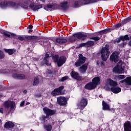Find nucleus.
<instances>
[{
	"label": "nucleus",
	"mask_w": 131,
	"mask_h": 131,
	"mask_svg": "<svg viewBox=\"0 0 131 131\" xmlns=\"http://www.w3.org/2000/svg\"><path fill=\"white\" fill-rule=\"evenodd\" d=\"M52 11H55L56 10H61L63 12H67L69 9V5L68 4V2L65 1L60 3V5L54 3L52 5Z\"/></svg>",
	"instance_id": "1"
},
{
	"label": "nucleus",
	"mask_w": 131,
	"mask_h": 131,
	"mask_svg": "<svg viewBox=\"0 0 131 131\" xmlns=\"http://www.w3.org/2000/svg\"><path fill=\"white\" fill-rule=\"evenodd\" d=\"M86 37H88V35L84 34V32H79L73 34V36L69 37L68 40L70 42H74L77 41L78 39L86 38Z\"/></svg>",
	"instance_id": "2"
},
{
	"label": "nucleus",
	"mask_w": 131,
	"mask_h": 131,
	"mask_svg": "<svg viewBox=\"0 0 131 131\" xmlns=\"http://www.w3.org/2000/svg\"><path fill=\"white\" fill-rule=\"evenodd\" d=\"M109 44H106L104 47H102L101 51L100 54H101V59L102 61H106L108 60L109 56H110V50Z\"/></svg>",
	"instance_id": "3"
},
{
	"label": "nucleus",
	"mask_w": 131,
	"mask_h": 131,
	"mask_svg": "<svg viewBox=\"0 0 131 131\" xmlns=\"http://www.w3.org/2000/svg\"><path fill=\"white\" fill-rule=\"evenodd\" d=\"M122 64H123L122 60H119L118 64L113 68V72L115 73H120L121 74L123 73L125 67L123 66Z\"/></svg>",
	"instance_id": "4"
},
{
	"label": "nucleus",
	"mask_w": 131,
	"mask_h": 131,
	"mask_svg": "<svg viewBox=\"0 0 131 131\" xmlns=\"http://www.w3.org/2000/svg\"><path fill=\"white\" fill-rule=\"evenodd\" d=\"M64 86H60L58 88L55 89L52 92V96H62L65 95V90L63 91L64 89Z\"/></svg>",
	"instance_id": "5"
},
{
	"label": "nucleus",
	"mask_w": 131,
	"mask_h": 131,
	"mask_svg": "<svg viewBox=\"0 0 131 131\" xmlns=\"http://www.w3.org/2000/svg\"><path fill=\"white\" fill-rule=\"evenodd\" d=\"M78 56V59L75 63V66H76L77 67L81 66V65L84 64L85 61H86V57L83 56L82 54L80 53Z\"/></svg>",
	"instance_id": "6"
},
{
	"label": "nucleus",
	"mask_w": 131,
	"mask_h": 131,
	"mask_svg": "<svg viewBox=\"0 0 131 131\" xmlns=\"http://www.w3.org/2000/svg\"><path fill=\"white\" fill-rule=\"evenodd\" d=\"M119 52L118 51H115L113 52L112 55L110 56V60L112 62H114V63H117L119 61Z\"/></svg>",
	"instance_id": "7"
},
{
	"label": "nucleus",
	"mask_w": 131,
	"mask_h": 131,
	"mask_svg": "<svg viewBox=\"0 0 131 131\" xmlns=\"http://www.w3.org/2000/svg\"><path fill=\"white\" fill-rule=\"evenodd\" d=\"M43 111L48 118H50V116H53V115L56 114V111L55 110H52L47 107L43 108Z\"/></svg>",
	"instance_id": "8"
},
{
	"label": "nucleus",
	"mask_w": 131,
	"mask_h": 131,
	"mask_svg": "<svg viewBox=\"0 0 131 131\" xmlns=\"http://www.w3.org/2000/svg\"><path fill=\"white\" fill-rule=\"evenodd\" d=\"M88 105V100L84 97H82L79 103H78V107L80 108L81 111H83V109L86 107Z\"/></svg>",
	"instance_id": "9"
},
{
	"label": "nucleus",
	"mask_w": 131,
	"mask_h": 131,
	"mask_svg": "<svg viewBox=\"0 0 131 131\" xmlns=\"http://www.w3.org/2000/svg\"><path fill=\"white\" fill-rule=\"evenodd\" d=\"M131 21V16L121 20L119 22L118 24L115 25V28H119V27H122L123 25H125L128 22H130Z\"/></svg>",
	"instance_id": "10"
},
{
	"label": "nucleus",
	"mask_w": 131,
	"mask_h": 131,
	"mask_svg": "<svg viewBox=\"0 0 131 131\" xmlns=\"http://www.w3.org/2000/svg\"><path fill=\"white\" fill-rule=\"evenodd\" d=\"M0 33L3 34L4 36L6 37H11V35L12 37L13 38H15V39H17V38L18 37V36L16 35V34L13 33H10L7 31H5L3 29L0 30Z\"/></svg>",
	"instance_id": "11"
},
{
	"label": "nucleus",
	"mask_w": 131,
	"mask_h": 131,
	"mask_svg": "<svg viewBox=\"0 0 131 131\" xmlns=\"http://www.w3.org/2000/svg\"><path fill=\"white\" fill-rule=\"evenodd\" d=\"M29 9H31V10H32V11H34V12L36 11L37 12H38V10H39V9H42V5L41 4L37 5L34 3H31L29 6Z\"/></svg>",
	"instance_id": "12"
},
{
	"label": "nucleus",
	"mask_w": 131,
	"mask_h": 131,
	"mask_svg": "<svg viewBox=\"0 0 131 131\" xmlns=\"http://www.w3.org/2000/svg\"><path fill=\"white\" fill-rule=\"evenodd\" d=\"M57 103L59 106H65L67 104V99L63 96L57 97Z\"/></svg>",
	"instance_id": "13"
},
{
	"label": "nucleus",
	"mask_w": 131,
	"mask_h": 131,
	"mask_svg": "<svg viewBox=\"0 0 131 131\" xmlns=\"http://www.w3.org/2000/svg\"><path fill=\"white\" fill-rule=\"evenodd\" d=\"M124 41L125 40H129V37H128V35L126 34L124 36H120L119 38H117L116 40L114 41V43H119L120 41Z\"/></svg>",
	"instance_id": "14"
},
{
	"label": "nucleus",
	"mask_w": 131,
	"mask_h": 131,
	"mask_svg": "<svg viewBox=\"0 0 131 131\" xmlns=\"http://www.w3.org/2000/svg\"><path fill=\"white\" fill-rule=\"evenodd\" d=\"M71 77L78 81L82 80V76L79 75V73L75 72V71H72L70 73Z\"/></svg>",
	"instance_id": "15"
},
{
	"label": "nucleus",
	"mask_w": 131,
	"mask_h": 131,
	"mask_svg": "<svg viewBox=\"0 0 131 131\" xmlns=\"http://www.w3.org/2000/svg\"><path fill=\"white\" fill-rule=\"evenodd\" d=\"M100 80H101V77L97 76L93 78L92 80V82L94 85L95 88H97V86L99 85V84L101 83Z\"/></svg>",
	"instance_id": "16"
},
{
	"label": "nucleus",
	"mask_w": 131,
	"mask_h": 131,
	"mask_svg": "<svg viewBox=\"0 0 131 131\" xmlns=\"http://www.w3.org/2000/svg\"><path fill=\"white\" fill-rule=\"evenodd\" d=\"M14 126H15V124L10 121L6 122L4 124V128L7 129H12Z\"/></svg>",
	"instance_id": "17"
},
{
	"label": "nucleus",
	"mask_w": 131,
	"mask_h": 131,
	"mask_svg": "<svg viewBox=\"0 0 131 131\" xmlns=\"http://www.w3.org/2000/svg\"><path fill=\"white\" fill-rule=\"evenodd\" d=\"M88 66H89V63H86L82 65V66L79 68V72L82 74L85 73V72H86V70H88Z\"/></svg>",
	"instance_id": "18"
},
{
	"label": "nucleus",
	"mask_w": 131,
	"mask_h": 131,
	"mask_svg": "<svg viewBox=\"0 0 131 131\" xmlns=\"http://www.w3.org/2000/svg\"><path fill=\"white\" fill-rule=\"evenodd\" d=\"M95 85L92 82H90L86 84L84 86V89L86 90H89V91H92V90H95L96 89Z\"/></svg>",
	"instance_id": "19"
},
{
	"label": "nucleus",
	"mask_w": 131,
	"mask_h": 131,
	"mask_svg": "<svg viewBox=\"0 0 131 131\" xmlns=\"http://www.w3.org/2000/svg\"><path fill=\"white\" fill-rule=\"evenodd\" d=\"M12 77L15 78V79H25V75L24 74H19L17 73L12 74Z\"/></svg>",
	"instance_id": "20"
},
{
	"label": "nucleus",
	"mask_w": 131,
	"mask_h": 131,
	"mask_svg": "<svg viewBox=\"0 0 131 131\" xmlns=\"http://www.w3.org/2000/svg\"><path fill=\"white\" fill-rule=\"evenodd\" d=\"M67 41V39L62 38L61 37H58L55 39V42L56 43H59L60 45H61L62 43H66Z\"/></svg>",
	"instance_id": "21"
},
{
	"label": "nucleus",
	"mask_w": 131,
	"mask_h": 131,
	"mask_svg": "<svg viewBox=\"0 0 131 131\" xmlns=\"http://www.w3.org/2000/svg\"><path fill=\"white\" fill-rule=\"evenodd\" d=\"M84 3L83 5L84 6L86 5H91L92 4H95L96 3H98V2H100L101 0H83ZM104 1H107V0H103Z\"/></svg>",
	"instance_id": "22"
},
{
	"label": "nucleus",
	"mask_w": 131,
	"mask_h": 131,
	"mask_svg": "<svg viewBox=\"0 0 131 131\" xmlns=\"http://www.w3.org/2000/svg\"><path fill=\"white\" fill-rule=\"evenodd\" d=\"M111 91L112 93H114V94H118L121 92V88L119 86H115L111 88Z\"/></svg>",
	"instance_id": "23"
},
{
	"label": "nucleus",
	"mask_w": 131,
	"mask_h": 131,
	"mask_svg": "<svg viewBox=\"0 0 131 131\" xmlns=\"http://www.w3.org/2000/svg\"><path fill=\"white\" fill-rule=\"evenodd\" d=\"M25 38L28 39L29 40H33V42H36V39L38 38V36H32V35H28L26 36Z\"/></svg>",
	"instance_id": "24"
},
{
	"label": "nucleus",
	"mask_w": 131,
	"mask_h": 131,
	"mask_svg": "<svg viewBox=\"0 0 131 131\" xmlns=\"http://www.w3.org/2000/svg\"><path fill=\"white\" fill-rule=\"evenodd\" d=\"M124 131H131L130 122L128 121L124 124Z\"/></svg>",
	"instance_id": "25"
},
{
	"label": "nucleus",
	"mask_w": 131,
	"mask_h": 131,
	"mask_svg": "<svg viewBox=\"0 0 131 131\" xmlns=\"http://www.w3.org/2000/svg\"><path fill=\"white\" fill-rule=\"evenodd\" d=\"M102 110L104 111H110V106L104 100L102 101Z\"/></svg>",
	"instance_id": "26"
},
{
	"label": "nucleus",
	"mask_w": 131,
	"mask_h": 131,
	"mask_svg": "<svg viewBox=\"0 0 131 131\" xmlns=\"http://www.w3.org/2000/svg\"><path fill=\"white\" fill-rule=\"evenodd\" d=\"M11 2H7V1H4L1 2L0 3V7L1 8H2L3 9H5V8H7V7H10V3Z\"/></svg>",
	"instance_id": "27"
},
{
	"label": "nucleus",
	"mask_w": 131,
	"mask_h": 131,
	"mask_svg": "<svg viewBox=\"0 0 131 131\" xmlns=\"http://www.w3.org/2000/svg\"><path fill=\"white\" fill-rule=\"evenodd\" d=\"M9 5H10V7L14 8V9H19V8H20V6H21L20 3H16L14 2H10Z\"/></svg>",
	"instance_id": "28"
},
{
	"label": "nucleus",
	"mask_w": 131,
	"mask_h": 131,
	"mask_svg": "<svg viewBox=\"0 0 131 131\" xmlns=\"http://www.w3.org/2000/svg\"><path fill=\"white\" fill-rule=\"evenodd\" d=\"M43 9L48 12H52V11H53V5L50 4H47L43 7Z\"/></svg>",
	"instance_id": "29"
},
{
	"label": "nucleus",
	"mask_w": 131,
	"mask_h": 131,
	"mask_svg": "<svg viewBox=\"0 0 131 131\" xmlns=\"http://www.w3.org/2000/svg\"><path fill=\"white\" fill-rule=\"evenodd\" d=\"M4 50L5 51V53H7L8 55H13V54H15L16 53V50L15 49H4Z\"/></svg>",
	"instance_id": "30"
},
{
	"label": "nucleus",
	"mask_w": 131,
	"mask_h": 131,
	"mask_svg": "<svg viewBox=\"0 0 131 131\" xmlns=\"http://www.w3.org/2000/svg\"><path fill=\"white\" fill-rule=\"evenodd\" d=\"M107 81L109 83V84L111 86H117V85H118V83H117V82L111 79H109Z\"/></svg>",
	"instance_id": "31"
},
{
	"label": "nucleus",
	"mask_w": 131,
	"mask_h": 131,
	"mask_svg": "<svg viewBox=\"0 0 131 131\" xmlns=\"http://www.w3.org/2000/svg\"><path fill=\"white\" fill-rule=\"evenodd\" d=\"M43 61L44 63L43 62L41 63V66H42L44 64H45L47 66H51V65H52V63H51V62H49L48 58L44 57Z\"/></svg>",
	"instance_id": "32"
},
{
	"label": "nucleus",
	"mask_w": 131,
	"mask_h": 131,
	"mask_svg": "<svg viewBox=\"0 0 131 131\" xmlns=\"http://www.w3.org/2000/svg\"><path fill=\"white\" fill-rule=\"evenodd\" d=\"M44 129H46L47 131H52L53 126L51 124H43Z\"/></svg>",
	"instance_id": "33"
},
{
	"label": "nucleus",
	"mask_w": 131,
	"mask_h": 131,
	"mask_svg": "<svg viewBox=\"0 0 131 131\" xmlns=\"http://www.w3.org/2000/svg\"><path fill=\"white\" fill-rule=\"evenodd\" d=\"M111 31H112V29L107 28L104 30L100 31L99 32H98V33H99V34H105V33H108V32H111Z\"/></svg>",
	"instance_id": "34"
},
{
	"label": "nucleus",
	"mask_w": 131,
	"mask_h": 131,
	"mask_svg": "<svg viewBox=\"0 0 131 131\" xmlns=\"http://www.w3.org/2000/svg\"><path fill=\"white\" fill-rule=\"evenodd\" d=\"M39 84V78L38 76L35 77L34 79V81L33 82V85L35 86Z\"/></svg>",
	"instance_id": "35"
},
{
	"label": "nucleus",
	"mask_w": 131,
	"mask_h": 131,
	"mask_svg": "<svg viewBox=\"0 0 131 131\" xmlns=\"http://www.w3.org/2000/svg\"><path fill=\"white\" fill-rule=\"evenodd\" d=\"M95 45V42L94 41L90 40L86 42V48H91Z\"/></svg>",
	"instance_id": "36"
},
{
	"label": "nucleus",
	"mask_w": 131,
	"mask_h": 131,
	"mask_svg": "<svg viewBox=\"0 0 131 131\" xmlns=\"http://www.w3.org/2000/svg\"><path fill=\"white\" fill-rule=\"evenodd\" d=\"M124 82L127 85H131V77H127L124 79Z\"/></svg>",
	"instance_id": "37"
},
{
	"label": "nucleus",
	"mask_w": 131,
	"mask_h": 131,
	"mask_svg": "<svg viewBox=\"0 0 131 131\" xmlns=\"http://www.w3.org/2000/svg\"><path fill=\"white\" fill-rule=\"evenodd\" d=\"M59 55L55 54L54 55H52V60L54 63H57L59 60Z\"/></svg>",
	"instance_id": "38"
},
{
	"label": "nucleus",
	"mask_w": 131,
	"mask_h": 131,
	"mask_svg": "<svg viewBox=\"0 0 131 131\" xmlns=\"http://www.w3.org/2000/svg\"><path fill=\"white\" fill-rule=\"evenodd\" d=\"M49 118L47 116L43 115L40 117H39V120L42 121L43 123L46 124V119Z\"/></svg>",
	"instance_id": "39"
},
{
	"label": "nucleus",
	"mask_w": 131,
	"mask_h": 131,
	"mask_svg": "<svg viewBox=\"0 0 131 131\" xmlns=\"http://www.w3.org/2000/svg\"><path fill=\"white\" fill-rule=\"evenodd\" d=\"M11 101H6L4 102V106L5 108H10L11 102Z\"/></svg>",
	"instance_id": "40"
},
{
	"label": "nucleus",
	"mask_w": 131,
	"mask_h": 131,
	"mask_svg": "<svg viewBox=\"0 0 131 131\" xmlns=\"http://www.w3.org/2000/svg\"><path fill=\"white\" fill-rule=\"evenodd\" d=\"M104 62H105V61H100V60H97L96 61V65L97 66H101V67H104V66H105V63H104Z\"/></svg>",
	"instance_id": "41"
},
{
	"label": "nucleus",
	"mask_w": 131,
	"mask_h": 131,
	"mask_svg": "<svg viewBox=\"0 0 131 131\" xmlns=\"http://www.w3.org/2000/svg\"><path fill=\"white\" fill-rule=\"evenodd\" d=\"M58 60L60 61V62H62L64 64V63L66 62V57L64 56H61L59 57Z\"/></svg>",
	"instance_id": "42"
},
{
	"label": "nucleus",
	"mask_w": 131,
	"mask_h": 131,
	"mask_svg": "<svg viewBox=\"0 0 131 131\" xmlns=\"http://www.w3.org/2000/svg\"><path fill=\"white\" fill-rule=\"evenodd\" d=\"M90 39H93V40H95V41H98V40H100V39H101V38L99 36H95V37H90Z\"/></svg>",
	"instance_id": "43"
},
{
	"label": "nucleus",
	"mask_w": 131,
	"mask_h": 131,
	"mask_svg": "<svg viewBox=\"0 0 131 131\" xmlns=\"http://www.w3.org/2000/svg\"><path fill=\"white\" fill-rule=\"evenodd\" d=\"M15 105H16L15 101H12L10 106V110H14V108H15Z\"/></svg>",
	"instance_id": "44"
},
{
	"label": "nucleus",
	"mask_w": 131,
	"mask_h": 131,
	"mask_svg": "<svg viewBox=\"0 0 131 131\" xmlns=\"http://www.w3.org/2000/svg\"><path fill=\"white\" fill-rule=\"evenodd\" d=\"M68 78H69L68 76H66L64 77H62L61 79L60 80H59V81H61V82H64V81H65V80H67V79H68Z\"/></svg>",
	"instance_id": "45"
},
{
	"label": "nucleus",
	"mask_w": 131,
	"mask_h": 131,
	"mask_svg": "<svg viewBox=\"0 0 131 131\" xmlns=\"http://www.w3.org/2000/svg\"><path fill=\"white\" fill-rule=\"evenodd\" d=\"M83 47L86 48V42H82L78 45V48H82Z\"/></svg>",
	"instance_id": "46"
},
{
	"label": "nucleus",
	"mask_w": 131,
	"mask_h": 131,
	"mask_svg": "<svg viewBox=\"0 0 131 131\" xmlns=\"http://www.w3.org/2000/svg\"><path fill=\"white\" fill-rule=\"evenodd\" d=\"M5 58V53L2 50H0V59H4Z\"/></svg>",
	"instance_id": "47"
},
{
	"label": "nucleus",
	"mask_w": 131,
	"mask_h": 131,
	"mask_svg": "<svg viewBox=\"0 0 131 131\" xmlns=\"http://www.w3.org/2000/svg\"><path fill=\"white\" fill-rule=\"evenodd\" d=\"M20 7L21 8H22L23 9H24L25 10H28V6L24 4H21L20 5Z\"/></svg>",
	"instance_id": "48"
},
{
	"label": "nucleus",
	"mask_w": 131,
	"mask_h": 131,
	"mask_svg": "<svg viewBox=\"0 0 131 131\" xmlns=\"http://www.w3.org/2000/svg\"><path fill=\"white\" fill-rule=\"evenodd\" d=\"M53 70L51 69H47L46 70V74H49V75L53 74Z\"/></svg>",
	"instance_id": "49"
},
{
	"label": "nucleus",
	"mask_w": 131,
	"mask_h": 131,
	"mask_svg": "<svg viewBox=\"0 0 131 131\" xmlns=\"http://www.w3.org/2000/svg\"><path fill=\"white\" fill-rule=\"evenodd\" d=\"M50 57H52V54H51V52H47L46 53L45 58H50Z\"/></svg>",
	"instance_id": "50"
},
{
	"label": "nucleus",
	"mask_w": 131,
	"mask_h": 131,
	"mask_svg": "<svg viewBox=\"0 0 131 131\" xmlns=\"http://www.w3.org/2000/svg\"><path fill=\"white\" fill-rule=\"evenodd\" d=\"M38 42L39 43V45H40L41 46H42L43 47L46 46V45H45V43L48 42L47 41H38Z\"/></svg>",
	"instance_id": "51"
},
{
	"label": "nucleus",
	"mask_w": 131,
	"mask_h": 131,
	"mask_svg": "<svg viewBox=\"0 0 131 131\" xmlns=\"http://www.w3.org/2000/svg\"><path fill=\"white\" fill-rule=\"evenodd\" d=\"M56 62H57L58 67H61V66H62V65L64 64L63 62H62V61H60V60H58Z\"/></svg>",
	"instance_id": "52"
},
{
	"label": "nucleus",
	"mask_w": 131,
	"mask_h": 131,
	"mask_svg": "<svg viewBox=\"0 0 131 131\" xmlns=\"http://www.w3.org/2000/svg\"><path fill=\"white\" fill-rule=\"evenodd\" d=\"M74 6L75 8H78V7H79V2L78 1L75 2Z\"/></svg>",
	"instance_id": "53"
},
{
	"label": "nucleus",
	"mask_w": 131,
	"mask_h": 131,
	"mask_svg": "<svg viewBox=\"0 0 131 131\" xmlns=\"http://www.w3.org/2000/svg\"><path fill=\"white\" fill-rule=\"evenodd\" d=\"M17 38H18V39L20 40V41H23V40H25V38L24 37L18 36L17 37Z\"/></svg>",
	"instance_id": "54"
},
{
	"label": "nucleus",
	"mask_w": 131,
	"mask_h": 131,
	"mask_svg": "<svg viewBox=\"0 0 131 131\" xmlns=\"http://www.w3.org/2000/svg\"><path fill=\"white\" fill-rule=\"evenodd\" d=\"M125 76L124 75H119L118 77L119 79H123V78H124Z\"/></svg>",
	"instance_id": "55"
},
{
	"label": "nucleus",
	"mask_w": 131,
	"mask_h": 131,
	"mask_svg": "<svg viewBox=\"0 0 131 131\" xmlns=\"http://www.w3.org/2000/svg\"><path fill=\"white\" fill-rule=\"evenodd\" d=\"M124 46H125L124 42H122L119 44V47L120 48H124Z\"/></svg>",
	"instance_id": "56"
},
{
	"label": "nucleus",
	"mask_w": 131,
	"mask_h": 131,
	"mask_svg": "<svg viewBox=\"0 0 131 131\" xmlns=\"http://www.w3.org/2000/svg\"><path fill=\"white\" fill-rule=\"evenodd\" d=\"M105 91H107V92H111V88H109V86H107L105 87Z\"/></svg>",
	"instance_id": "57"
},
{
	"label": "nucleus",
	"mask_w": 131,
	"mask_h": 131,
	"mask_svg": "<svg viewBox=\"0 0 131 131\" xmlns=\"http://www.w3.org/2000/svg\"><path fill=\"white\" fill-rule=\"evenodd\" d=\"M25 104V102L22 101L20 104V107H23V106H24Z\"/></svg>",
	"instance_id": "58"
},
{
	"label": "nucleus",
	"mask_w": 131,
	"mask_h": 131,
	"mask_svg": "<svg viewBox=\"0 0 131 131\" xmlns=\"http://www.w3.org/2000/svg\"><path fill=\"white\" fill-rule=\"evenodd\" d=\"M32 29L33 28V25H30L28 26V29Z\"/></svg>",
	"instance_id": "59"
},
{
	"label": "nucleus",
	"mask_w": 131,
	"mask_h": 131,
	"mask_svg": "<svg viewBox=\"0 0 131 131\" xmlns=\"http://www.w3.org/2000/svg\"><path fill=\"white\" fill-rule=\"evenodd\" d=\"M0 113H2V114H3V113H4L3 108H0Z\"/></svg>",
	"instance_id": "60"
},
{
	"label": "nucleus",
	"mask_w": 131,
	"mask_h": 131,
	"mask_svg": "<svg viewBox=\"0 0 131 131\" xmlns=\"http://www.w3.org/2000/svg\"><path fill=\"white\" fill-rule=\"evenodd\" d=\"M33 30L32 29H29V30L28 31V33H30L31 32H33Z\"/></svg>",
	"instance_id": "61"
},
{
	"label": "nucleus",
	"mask_w": 131,
	"mask_h": 131,
	"mask_svg": "<svg viewBox=\"0 0 131 131\" xmlns=\"http://www.w3.org/2000/svg\"><path fill=\"white\" fill-rule=\"evenodd\" d=\"M24 94H27V90H24Z\"/></svg>",
	"instance_id": "62"
},
{
	"label": "nucleus",
	"mask_w": 131,
	"mask_h": 131,
	"mask_svg": "<svg viewBox=\"0 0 131 131\" xmlns=\"http://www.w3.org/2000/svg\"><path fill=\"white\" fill-rule=\"evenodd\" d=\"M128 46H129L130 47H131V41H130L128 42Z\"/></svg>",
	"instance_id": "63"
},
{
	"label": "nucleus",
	"mask_w": 131,
	"mask_h": 131,
	"mask_svg": "<svg viewBox=\"0 0 131 131\" xmlns=\"http://www.w3.org/2000/svg\"><path fill=\"white\" fill-rule=\"evenodd\" d=\"M124 82V80H121L120 83H123Z\"/></svg>",
	"instance_id": "64"
}]
</instances>
